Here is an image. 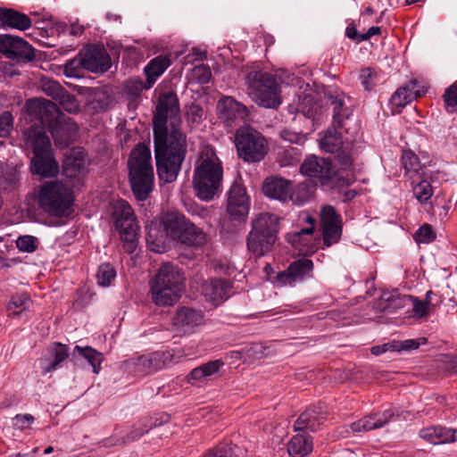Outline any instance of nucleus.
Instances as JSON below:
<instances>
[{"label": "nucleus", "mask_w": 457, "mask_h": 457, "mask_svg": "<svg viewBox=\"0 0 457 457\" xmlns=\"http://www.w3.org/2000/svg\"><path fill=\"white\" fill-rule=\"evenodd\" d=\"M319 427L317 412L312 409H308L303 411L295 424V430L303 431L310 430L315 431Z\"/></svg>", "instance_id": "nucleus-44"}, {"label": "nucleus", "mask_w": 457, "mask_h": 457, "mask_svg": "<svg viewBox=\"0 0 457 457\" xmlns=\"http://www.w3.org/2000/svg\"><path fill=\"white\" fill-rule=\"evenodd\" d=\"M148 247L155 253H162L165 250L163 242L156 236V229L150 228L146 236Z\"/></svg>", "instance_id": "nucleus-54"}, {"label": "nucleus", "mask_w": 457, "mask_h": 457, "mask_svg": "<svg viewBox=\"0 0 457 457\" xmlns=\"http://www.w3.org/2000/svg\"><path fill=\"white\" fill-rule=\"evenodd\" d=\"M305 220L310 227L287 234V241L298 250L300 254L303 255L313 253L318 244L317 238L313 236L316 223L315 219L306 215Z\"/></svg>", "instance_id": "nucleus-17"}, {"label": "nucleus", "mask_w": 457, "mask_h": 457, "mask_svg": "<svg viewBox=\"0 0 457 457\" xmlns=\"http://www.w3.org/2000/svg\"><path fill=\"white\" fill-rule=\"evenodd\" d=\"M25 147L34 154L31 171L43 177L58 173L59 166L54 158L51 141L43 127H30L23 132Z\"/></svg>", "instance_id": "nucleus-4"}, {"label": "nucleus", "mask_w": 457, "mask_h": 457, "mask_svg": "<svg viewBox=\"0 0 457 457\" xmlns=\"http://www.w3.org/2000/svg\"><path fill=\"white\" fill-rule=\"evenodd\" d=\"M394 347L395 352H409L411 350H416L421 344L427 343L426 337H420L416 339H407V340H394Z\"/></svg>", "instance_id": "nucleus-46"}, {"label": "nucleus", "mask_w": 457, "mask_h": 457, "mask_svg": "<svg viewBox=\"0 0 457 457\" xmlns=\"http://www.w3.org/2000/svg\"><path fill=\"white\" fill-rule=\"evenodd\" d=\"M204 315L201 311L189 307H180L172 318V326L179 333H191L195 328L203 325Z\"/></svg>", "instance_id": "nucleus-18"}, {"label": "nucleus", "mask_w": 457, "mask_h": 457, "mask_svg": "<svg viewBox=\"0 0 457 457\" xmlns=\"http://www.w3.org/2000/svg\"><path fill=\"white\" fill-rule=\"evenodd\" d=\"M262 192L270 198L286 202L292 198L290 181L280 177H270L262 185Z\"/></svg>", "instance_id": "nucleus-22"}, {"label": "nucleus", "mask_w": 457, "mask_h": 457, "mask_svg": "<svg viewBox=\"0 0 457 457\" xmlns=\"http://www.w3.org/2000/svg\"><path fill=\"white\" fill-rule=\"evenodd\" d=\"M78 353L79 356L84 358L93 368V372L98 374L101 370V363L104 360L103 354L92 347H81L76 345L74 347V354Z\"/></svg>", "instance_id": "nucleus-40"}, {"label": "nucleus", "mask_w": 457, "mask_h": 457, "mask_svg": "<svg viewBox=\"0 0 457 457\" xmlns=\"http://www.w3.org/2000/svg\"><path fill=\"white\" fill-rule=\"evenodd\" d=\"M204 457H231L229 451L226 446L217 447L210 450Z\"/></svg>", "instance_id": "nucleus-64"}, {"label": "nucleus", "mask_w": 457, "mask_h": 457, "mask_svg": "<svg viewBox=\"0 0 457 457\" xmlns=\"http://www.w3.org/2000/svg\"><path fill=\"white\" fill-rule=\"evenodd\" d=\"M334 114H333V122L331 127H329L323 134L321 138L320 139V148L330 154H335V160L337 163L341 164L343 162L342 158V147H343V137H342V124H343V115H342V102L334 103Z\"/></svg>", "instance_id": "nucleus-11"}, {"label": "nucleus", "mask_w": 457, "mask_h": 457, "mask_svg": "<svg viewBox=\"0 0 457 457\" xmlns=\"http://www.w3.org/2000/svg\"><path fill=\"white\" fill-rule=\"evenodd\" d=\"M312 451V441L309 436L298 434L287 445V452L292 457H304Z\"/></svg>", "instance_id": "nucleus-36"}, {"label": "nucleus", "mask_w": 457, "mask_h": 457, "mask_svg": "<svg viewBox=\"0 0 457 457\" xmlns=\"http://www.w3.org/2000/svg\"><path fill=\"white\" fill-rule=\"evenodd\" d=\"M0 21L4 26L19 30H26L32 24L28 15L12 9H0Z\"/></svg>", "instance_id": "nucleus-32"}, {"label": "nucleus", "mask_w": 457, "mask_h": 457, "mask_svg": "<svg viewBox=\"0 0 457 457\" xmlns=\"http://www.w3.org/2000/svg\"><path fill=\"white\" fill-rule=\"evenodd\" d=\"M280 137L290 144L303 145L306 137L303 133H298L288 129H285L279 133Z\"/></svg>", "instance_id": "nucleus-56"}, {"label": "nucleus", "mask_w": 457, "mask_h": 457, "mask_svg": "<svg viewBox=\"0 0 457 457\" xmlns=\"http://www.w3.org/2000/svg\"><path fill=\"white\" fill-rule=\"evenodd\" d=\"M170 63V57L167 55H159L149 62L145 68L149 87L156 81Z\"/></svg>", "instance_id": "nucleus-34"}, {"label": "nucleus", "mask_w": 457, "mask_h": 457, "mask_svg": "<svg viewBox=\"0 0 457 457\" xmlns=\"http://www.w3.org/2000/svg\"><path fill=\"white\" fill-rule=\"evenodd\" d=\"M192 76L199 83L205 84L210 80L212 72L208 66L198 65L193 69Z\"/></svg>", "instance_id": "nucleus-58"}, {"label": "nucleus", "mask_w": 457, "mask_h": 457, "mask_svg": "<svg viewBox=\"0 0 457 457\" xmlns=\"http://www.w3.org/2000/svg\"><path fill=\"white\" fill-rule=\"evenodd\" d=\"M39 204L50 215L68 217L73 212L72 191L62 182H48L40 189Z\"/></svg>", "instance_id": "nucleus-7"}, {"label": "nucleus", "mask_w": 457, "mask_h": 457, "mask_svg": "<svg viewBox=\"0 0 457 457\" xmlns=\"http://www.w3.org/2000/svg\"><path fill=\"white\" fill-rule=\"evenodd\" d=\"M402 165L405 170V176L409 179L421 177V165L418 156L411 151H403L402 154Z\"/></svg>", "instance_id": "nucleus-38"}, {"label": "nucleus", "mask_w": 457, "mask_h": 457, "mask_svg": "<svg viewBox=\"0 0 457 457\" xmlns=\"http://www.w3.org/2000/svg\"><path fill=\"white\" fill-rule=\"evenodd\" d=\"M410 301L409 295H403L397 290L385 291L381 294L376 308L381 312H394L406 308L407 303Z\"/></svg>", "instance_id": "nucleus-26"}, {"label": "nucleus", "mask_w": 457, "mask_h": 457, "mask_svg": "<svg viewBox=\"0 0 457 457\" xmlns=\"http://www.w3.org/2000/svg\"><path fill=\"white\" fill-rule=\"evenodd\" d=\"M436 239V233L428 224L421 226L414 235V240L418 244H429Z\"/></svg>", "instance_id": "nucleus-49"}, {"label": "nucleus", "mask_w": 457, "mask_h": 457, "mask_svg": "<svg viewBox=\"0 0 457 457\" xmlns=\"http://www.w3.org/2000/svg\"><path fill=\"white\" fill-rule=\"evenodd\" d=\"M236 146L238 155L249 162H260L268 152L265 138L250 127H244L237 131Z\"/></svg>", "instance_id": "nucleus-9"}, {"label": "nucleus", "mask_w": 457, "mask_h": 457, "mask_svg": "<svg viewBox=\"0 0 457 457\" xmlns=\"http://www.w3.org/2000/svg\"><path fill=\"white\" fill-rule=\"evenodd\" d=\"M276 239V236L259 232L253 237V231L251 230L247 239V248L256 256H262L271 249Z\"/></svg>", "instance_id": "nucleus-31"}, {"label": "nucleus", "mask_w": 457, "mask_h": 457, "mask_svg": "<svg viewBox=\"0 0 457 457\" xmlns=\"http://www.w3.org/2000/svg\"><path fill=\"white\" fill-rule=\"evenodd\" d=\"M111 66L110 58L101 46H90L81 50L79 55L65 65L68 75H76L72 71L79 67L91 72H104Z\"/></svg>", "instance_id": "nucleus-10"}, {"label": "nucleus", "mask_w": 457, "mask_h": 457, "mask_svg": "<svg viewBox=\"0 0 457 457\" xmlns=\"http://www.w3.org/2000/svg\"><path fill=\"white\" fill-rule=\"evenodd\" d=\"M217 112L219 118L228 126L243 120L247 114L246 108L231 96H224L218 102Z\"/></svg>", "instance_id": "nucleus-19"}, {"label": "nucleus", "mask_w": 457, "mask_h": 457, "mask_svg": "<svg viewBox=\"0 0 457 457\" xmlns=\"http://www.w3.org/2000/svg\"><path fill=\"white\" fill-rule=\"evenodd\" d=\"M417 179V178L411 179L413 195L420 204H426L433 195L432 186L426 179L420 181Z\"/></svg>", "instance_id": "nucleus-42"}, {"label": "nucleus", "mask_w": 457, "mask_h": 457, "mask_svg": "<svg viewBox=\"0 0 457 457\" xmlns=\"http://www.w3.org/2000/svg\"><path fill=\"white\" fill-rule=\"evenodd\" d=\"M29 115L47 126L57 145H68L76 135L78 127L73 120L62 113L56 104L43 98L30 99L27 103Z\"/></svg>", "instance_id": "nucleus-3"}, {"label": "nucleus", "mask_w": 457, "mask_h": 457, "mask_svg": "<svg viewBox=\"0 0 457 457\" xmlns=\"http://www.w3.org/2000/svg\"><path fill=\"white\" fill-rule=\"evenodd\" d=\"M424 94V88L420 87L416 80H411L395 91L390 102L395 112H399L403 107Z\"/></svg>", "instance_id": "nucleus-21"}, {"label": "nucleus", "mask_w": 457, "mask_h": 457, "mask_svg": "<svg viewBox=\"0 0 457 457\" xmlns=\"http://www.w3.org/2000/svg\"><path fill=\"white\" fill-rule=\"evenodd\" d=\"M154 281L162 283L165 287H171L184 291L185 278L180 270L171 264L164 263L158 270Z\"/></svg>", "instance_id": "nucleus-23"}, {"label": "nucleus", "mask_w": 457, "mask_h": 457, "mask_svg": "<svg viewBox=\"0 0 457 457\" xmlns=\"http://www.w3.org/2000/svg\"><path fill=\"white\" fill-rule=\"evenodd\" d=\"M250 197L245 188L238 183H234L228 192L227 212L229 217L237 221H244L249 212Z\"/></svg>", "instance_id": "nucleus-15"}, {"label": "nucleus", "mask_w": 457, "mask_h": 457, "mask_svg": "<svg viewBox=\"0 0 457 457\" xmlns=\"http://www.w3.org/2000/svg\"><path fill=\"white\" fill-rule=\"evenodd\" d=\"M112 214L115 219L116 227L120 230L121 237L133 243L138 225L130 205L122 199L112 203Z\"/></svg>", "instance_id": "nucleus-12"}, {"label": "nucleus", "mask_w": 457, "mask_h": 457, "mask_svg": "<svg viewBox=\"0 0 457 457\" xmlns=\"http://www.w3.org/2000/svg\"><path fill=\"white\" fill-rule=\"evenodd\" d=\"M13 118L11 112H4L0 114V137H6L12 129Z\"/></svg>", "instance_id": "nucleus-57"}, {"label": "nucleus", "mask_w": 457, "mask_h": 457, "mask_svg": "<svg viewBox=\"0 0 457 457\" xmlns=\"http://www.w3.org/2000/svg\"><path fill=\"white\" fill-rule=\"evenodd\" d=\"M55 101H57L59 104L69 112H77L79 109V105L76 97L69 94L65 89Z\"/></svg>", "instance_id": "nucleus-47"}, {"label": "nucleus", "mask_w": 457, "mask_h": 457, "mask_svg": "<svg viewBox=\"0 0 457 457\" xmlns=\"http://www.w3.org/2000/svg\"><path fill=\"white\" fill-rule=\"evenodd\" d=\"M395 415L393 410H386L383 413L367 416L351 425L353 432L370 431L385 426Z\"/></svg>", "instance_id": "nucleus-28"}, {"label": "nucleus", "mask_w": 457, "mask_h": 457, "mask_svg": "<svg viewBox=\"0 0 457 457\" xmlns=\"http://www.w3.org/2000/svg\"><path fill=\"white\" fill-rule=\"evenodd\" d=\"M248 95L259 106L278 108L282 103L281 79L263 71H250L246 76Z\"/></svg>", "instance_id": "nucleus-6"}, {"label": "nucleus", "mask_w": 457, "mask_h": 457, "mask_svg": "<svg viewBox=\"0 0 457 457\" xmlns=\"http://www.w3.org/2000/svg\"><path fill=\"white\" fill-rule=\"evenodd\" d=\"M0 52L7 58L29 62L35 58L32 46L20 37L0 36Z\"/></svg>", "instance_id": "nucleus-14"}, {"label": "nucleus", "mask_w": 457, "mask_h": 457, "mask_svg": "<svg viewBox=\"0 0 457 457\" xmlns=\"http://www.w3.org/2000/svg\"><path fill=\"white\" fill-rule=\"evenodd\" d=\"M182 290L165 287L162 283L155 281L151 285V298L153 302L158 306H169L175 303L181 296Z\"/></svg>", "instance_id": "nucleus-27"}, {"label": "nucleus", "mask_w": 457, "mask_h": 457, "mask_svg": "<svg viewBox=\"0 0 457 457\" xmlns=\"http://www.w3.org/2000/svg\"><path fill=\"white\" fill-rule=\"evenodd\" d=\"M88 163L87 154L82 149H71L65 156L63 172L66 177L75 178L86 170Z\"/></svg>", "instance_id": "nucleus-24"}, {"label": "nucleus", "mask_w": 457, "mask_h": 457, "mask_svg": "<svg viewBox=\"0 0 457 457\" xmlns=\"http://www.w3.org/2000/svg\"><path fill=\"white\" fill-rule=\"evenodd\" d=\"M337 162L330 159L320 158L315 155L307 158L301 165L303 174L318 178L322 185H334L337 177Z\"/></svg>", "instance_id": "nucleus-13"}, {"label": "nucleus", "mask_w": 457, "mask_h": 457, "mask_svg": "<svg viewBox=\"0 0 457 457\" xmlns=\"http://www.w3.org/2000/svg\"><path fill=\"white\" fill-rule=\"evenodd\" d=\"M445 108L448 112H457V85L450 86L444 94Z\"/></svg>", "instance_id": "nucleus-51"}, {"label": "nucleus", "mask_w": 457, "mask_h": 457, "mask_svg": "<svg viewBox=\"0 0 457 457\" xmlns=\"http://www.w3.org/2000/svg\"><path fill=\"white\" fill-rule=\"evenodd\" d=\"M41 89L47 96L53 97L54 100L62 94L64 88L55 80L44 78L41 80Z\"/></svg>", "instance_id": "nucleus-48"}, {"label": "nucleus", "mask_w": 457, "mask_h": 457, "mask_svg": "<svg viewBox=\"0 0 457 457\" xmlns=\"http://www.w3.org/2000/svg\"><path fill=\"white\" fill-rule=\"evenodd\" d=\"M230 283L226 279H211L203 285L204 297L214 304H219L228 297Z\"/></svg>", "instance_id": "nucleus-25"}, {"label": "nucleus", "mask_w": 457, "mask_h": 457, "mask_svg": "<svg viewBox=\"0 0 457 457\" xmlns=\"http://www.w3.org/2000/svg\"><path fill=\"white\" fill-rule=\"evenodd\" d=\"M30 298L26 294L14 295L8 303L9 316L12 318L21 317L29 310Z\"/></svg>", "instance_id": "nucleus-41"}, {"label": "nucleus", "mask_w": 457, "mask_h": 457, "mask_svg": "<svg viewBox=\"0 0 457 457\" xmlns=\"http://www.w3.org/2000/svg\"><path fill=\"white\" fill-rule=\"evenodd\" d=\"M38 240L32 236H21L16 241V245L19 250L27 253L34 252L37 247Z\"/></svg>", "instance_id": "nucleus-52"}, {"label": "nucleus", "mask_w": 457, "mask_h": 457, "mask_svg": "<svg viewBox=\"0 0 457 457\" xmlns=\"http://www.w3.org/2000/svg\"><path fill=\"white\" fill-rule=\"evenodd\" d=\"M455 430L442 427H429L420 431V436L432 445L448 444L455 441Z\"/></svg>", "instance_id": "nucleus-30"}, {"label": "nucleus", "mask_w": 457, "mask_h": 457, "mask_svg": "<svg viewBox=\"0 0 457 457\" xmlns=\"http://www.w3.org/2000/svg\"><path fill=\"white\" fill-rule=\"evenodd\" d=\"M312 262L309 259H300L289 265L287 270L276 276L280 286L293 285L301 280L312 270Z\"/></svg>", "instance_id": "nucleus-20"}, {"label": "nucleus", "mask_w": 457, "mask_h": 457, "mask_svg": "<svg viewBox=\"0 0 457 457\" xmlns=\"http://www.w3.org/2000/svg\"><path fill=\"white\" fill-rule=\"evenodd\" d=\"M168 420H169V416L167 414H163L160 418H155L154 420H153V419H150L148 420L149 425H145L144 428L137 427L135 428V431L133 432V433H135V436H132V439L141 436L142 435L146 433L152 428L162 425V423H165Z\"/></svg>", "instance_id": "nucleus-55"}, {"label": "nucleus", "mask_w": 457, "mask_h": 457, "mask_svg": "<svg viewBox=\"0 0 457 457\" xmlns=\"http://www.w3.org/2000/svg\"><path fill=\"white\" fill-rule=\"evenodd\" d=\"M253 237L259 232L262 234H271L277 237L278 230V216L264 212L260 213L253 222Z\"/></svg>", "instance_id": "nucleus-33"}, {"label": "nucleus", "mask_w": 457, "mask_h": 457, "mask_svg": "<svg viewBox=\"0 0 457 457\" xmlns=\"http://www.w3.org/2000/svg\"><path fill=\"white\" fill-rule=\"evenodd\" d=\"M296 111L307 118H314L320 111V104L310 95L298 97Z\"/></svg>", "instance_id": "nucleus-43"}, {"label": "nucleus", "mask_w": 457, "mask_h": 457, "mask_svg": "<svg viewBox=\"0 0 457 457\" xmlns=\"http://www.w3.org/2000/svg\"><path fill=\"white\" fill-rule=\"evenodd\" d=\"M345 184L352 183L356 179V172L360 171V169H356V165L353 164L352 159L345 156Z\"/></svg>", "instance_id": "nucleus-59"}, {"label": "nucleus", "mask_w": 457, "mask_h": 457, "mask_svg": "<svg viewBox=\"0 0 457 457\" xmlns=\"http://www.w3.org/2000/svg\"><path fill=\"white\" fill-rule=\"evenodd\" d=\"M204 114L203 109L199 105L192 104L187 112V120L193 123H199Z\"/></svg>", "instance_id": "nucleus-62"}, {"label": "nucleus", "mask_w": 457, "mask_h": 457, "mask_svg": "<svg viewBox=\"0 0 457 457\" xmlns=\"http://www.w3.org/2000/svg\"><path fill=\"white\" fill-rule=\"evenodd\" d=\"M223 364L222 361L214 360L196 367L190 372L188 381L193 385L197 382H203L204 378L216 374Z\"/></svg>", "instance_id": "nucleus-35"}, {"label": "nucleus", "mask_w": 457, "mask_h": 457, "mask_svg": "<svg viewBox=\"0 0 457 457\" xmlns=\"http://www.w3.org/2000/svg\"><path fill=\"white\" fill-rule=\"evenodd\" d=\"M51 353L54 355V361H50L46 359L41 361L43 373H48L56 370L59 363L63 361L68 356V348L62 344H56L53 346Z\"/></svg>", "instance_id": "nucleus-39"}, {"label": "nucleus", "mask_w": 457, "mask_h": 457, "mask_svg": "<svg viewBox=\"0 0 457 457\" xmlns=\"http://www.w3.org/2000/svg\"><path fill=\"white\" fill-rule=\"evenodd\" d=\"M128 165L133 194L137 200H145L153 190L154 179L150 149L144 144L137 145L130 154Z\"/></svg>", "instance_id": "nucleus-5"}, {"label": "nucleus", "mask_w": 457, "mask_h": 457, "mask_svg": "<svg viewBox=\"0 0 457 457\" xmlns=\"http://www.w3.org/2000/svg\"><path fill=\"white\" fill-rule=\"evenodd\" d=\"M188 220L185 216L176 213L170 212L164 215L162 218V225L166 236L172 240L179 241L181 237L183 230L187 228Z\"/></svg>", "instance_id": "nucleus-29"}, {"label": "nucleus", "mask_w": 457, "mask_h": 457, "mask_svg": "<svg viewBox=\"0 0 457 457\" xmlns=\"http://www.w3.org/2000/svg\"><path fill=\"white\" fill-rule=\"evenodd\" d=\"M116 277L115 270L109 264L104 263L99 266L96 274L97 282L102 287H108Z\"/></svg>", "instance_id": "nucleus-45"}, {"label": "nucleus", "mask_w": 457, "mask_h": 457, "mask_svg": "<svg viewBox=\"0 0 457 457\" xmlns=\"http://www.w3.org/2000/svg\"><path fill=\"white\" fill-rule=\"evenodd\" d=\"M14 426L20 429L29 428L34 421V417L30 414H18L14 417Z\"/></svg>", "instance_id": "nucleus-61"}, {"label": "nucleus", "mask_w": 457, "mask_h": 457, "mask_svg": "<svg viewBox=\"0 0 457 457\" xmlns=\"http://www.w3.org/2000/svg\"><path fill=\"white\" fill-rule=\"evenodd\" d=\"M184 356L180 350L155 352L137 359H130L123 363L124 369L137 376H145L162 370Z\"/></svg>", "instance_id": "nucleus-8"}, {"label": "nucleus", "mask_w": 457, "mask_h": 457, "mask_svg": "<svg viewBox=\"0 0 457 457\" xmlns=\"http://www.w3.org/2000/svg\"><path fill=\"white\" fill-rule=\"evenodd\" d=\"M320 225L324 244L327 246L339 241L341 237V216L330 205H325L320 210Z\"/></svg>", "instance_id": "nucleus-16"}, {"label": "nucleus", "mask_w": 457, "mask_h": 457, "mask_svg": "<svg viewBox=\"0 0 457 457\" xmlns=\"http://www.w3.org/2000/svg\"><path fill=\"white\" fill-rule=\"evenodd\" d=\"M378 73L370 68H365L361 71L360 79L361 85L366 90H371L376 85Z\"/></svg>", "instance_id": "nucleus-53"}, {"label": "nucleus", "mask_w": 457, "mask_h": 457, "mask_svg": "<svg viewBox=\"0 0 457 457\" xmlns=\"http://www.w3.org/2000/svg\"><path fill=\"white\" fill-rule=\"evenodd\" d=\"M223 168L214 149L202 145L194 164L193 187L201 200L210 201L221 191Z\"/></svg>", "instance_id": "nucleus-2"}, {"label": "nucleus", "mask_w": 457, "mask_h": 457, "mask_svg": "<svg viewBox=\"0 0 457 457\" xmlns=\"http://www.w3.org/2000/svg\"><path fill=\"white\" fill-rule=\"evenodd\" d=\"M179 241L187 245L199 246L206 242V236L202 229L188 221Z\"/></svg>", "instance_id": "nucleus-37"}, {"label": "nucleus", "mask_w": 457, "mask_h": 457, "mask_svg": "<svg viewBox=\"0 0 457 457\" xmlns=\"http://www.w3.org/2000/svg\"><path fill=\"white\" fill-rule=\"evenodd\" d=\"M370 352L373 355H380L386 352H395L394 342L386 343L380 345L372 346Z\"/></svg>", "instance_id": "nucleus-63"}, {"label": "nucleus", "mask_w": 457, "mask_h": 457, "mask_svg": "<svg viewBox=\"0 0 457 457\" xmlns=\"http://www.w3.org/2000/svg\"><path fill=\"white\" fill-rule=\"evenodd\" d=\"M353 126L352 127H348V128H345V130L347 134H349V137H347L345 139L346 143H351V144H354V143H358L361 137H360V133H359V130H360V122L357 119H354V120H351Z\"/></svg>", "instance_id": "nucleus-60"}, {"label": "nucleus", "mask_w": 457, "mask_h": 457, "mask_svg": "<svg viewBox=\"0 0 457 457\" xmlns=\"http://www.w3.org/2000/svg\"><path fill=\"white\" fill-rule=\"evenodd\" d=\"M410 300L411 301L407 303L406 308H411L413 317L423 318L428 313V305L424 301H420L412 295H410Z\"/></svg>", "instance_id": "nucleus-50"}, {"label": "nucleus", "mask_w": 457, "mask_h": 457, "mask_svg": "<svg viewBox=\"0 0 457 457\" xmlns=\"http://www.w3.org/2000/svg\"><path fill=\"white\" fill-rule=\"evenodd\" d=\"M179 106L174 93L160 96L154 116V138L159 179L166 183L174 181L187 154L186 136L177 127Z\"/></svg>", "instance_id": "nucleus-1"}]
</instances>
